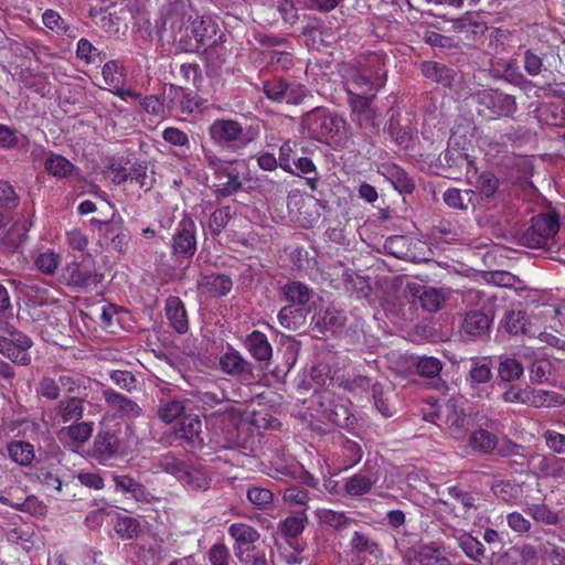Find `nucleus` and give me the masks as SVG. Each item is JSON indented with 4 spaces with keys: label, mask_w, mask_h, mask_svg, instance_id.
Returning a JSON list of instances; mask_svg holds the SVG:
<instances>
[{
    "label": "nucleus",
    "mask_w": 565,
    "mask_h": 565,
    "mask_svg": "<svg viewBox=\"0 0 565 565\" xmlns=\"http://www.w3.org/2000/svg\"><path fill=\"white\" fill-rule=\"evenodd\" d=\"M193 10L189 0H167L161 9L160 20L157 22L158 33L167 38L180 51L194 52L192 38L190 35Z\"/></svg>",
    "instance_id": "f257e3e1"
},
{
    "label": "nucleus",
    "mask_w": 565,
    "mask_h": 565,
    "mask_svg": "<svg viewBox=\"0 0 565 565\" xmlns=\"http://www.w3.org/2000/svg\"><path fill=\"white\" fill-rule=\"evenodd\" d=\"M301 128L320 142L341 143L348 138V124L344 118L324 107H316L301 118Z\"/></svg>",
    "instance_id": "f03ea898"
},
{
    "label": "nucleus",
    "mask_w": 565,
    "mask_h": 565,
    "mask_svg": "<svg viewBox=\"0 0 565 565\" xmlns=\"http://www.w3.org/2000/svg\"><path fill=\"white\" fill-rule=\"evenodd\" d=\"M260 132L259 124L243 126L235 119H216L209 127L211 140L218 147L238 151L255 141Z\"/></svg>",
    "instance_id": "7ed1b4c3"
},
{
    "label": "nucleus",
    "mask_w": 565,
    "mask_h": 565,
    "mask_svg": "<svg viewBox=\"0 0 565 565\" xmlns=\"http://www.w3.org/2000/svg\"><path fill=\"white\" fill-rule=\"evenodd\" d=\"M559 231L558 216L555 214H539L531 220V225L519 236L520 245L540 249L543 253L559 250L556 234Z\"/></svg>",
    "instance_id": "20e7f679"
},
{
    "label": "nucleus",
    "mask_w": 565,
    "mask_h": 565,
    "mask_svg": "<svg viewBox=\"0 0 565 565\" xmlns=\"http://www.w3.org/2000/svg\"><path fill=\"white\" fill-rule=\"evenodd\" d=\"M33 341L12 324L9 316H0V354L20 365L31 363Z\"/></svg>",
    "instance_id": "39448f33"
},
{
    "label": "nucleus",
    "mask_w": 565,
    "mask_h": 565,
    "mask_svg": "<svg viewBox=\"0 0 565 565\" xmlns=\"http://www.w3.org/2000/svg\"><path fill=\"white\" fill-rule=\"evenodd\" d=\"M263 92L275 103L299 105L308 95V89L296 82H288L282 77H274L263 82Z\"/></svg>",
    "instance_id": "423d86ee"
},
{
    "label": "nucleus",
    "mask_w": 565,
    "mask_h": 565,
    "mask_svg": "<svg viewBox=\"0 0 565 565\" xmlns=\"http://www.w3.org/2000/svg\"><path fill=\"white\" fill-rule=\"evenodd\" d=\"M190 35L198 51L199 46L215 49L225 42V34L218 24L209 15L195 18L191 22Z\"/></svg>",
    "instance_id": "0eeeda50"
},
{
    "label": "nucleus",
    "mask_w": 565,
    "mask_h": 565,
    "mask_svg": "<svg viewBox=\"0 0 565 565\" xmlns=\"http://www.w3.org/2000/svg\"><path fill=\"white\" fill-rule=\"evenodd\" d=\"M171 250L178 258H192L196 252V225L194 221L184 215L178 223L171 238Z\"/></svg>",
    "instance_id": "6e6552de"
},
{
    "label": "nucleus",
    "mask_w": 565,
    "mask_h": 565,
    "mask_svg": "<svg viewBox=\"0 0 565 565\" xmlns=\"http://www.w3.org/2000/svg\"><path fill=\"white\" fill-rule=\"evenodd\" d=\"M349 104L352 110V119L362 129L377 131L380 127V119L376 110L372 107V97H366L360 93H354L348 88Z\"/></svg>",
    "instance_id": "1a4fd4ad"
},
{
    "label": "nucleus",
    "mask_w": 565,
    "mask_h": 565,
    "mask_svg": "<svg viewBox=\"0 0 565 565\" xmlns=\"http://www.w3.org/2000/svg\"><path fill=\"white\" fill-rule=\"evenodd\" d=\"M124 455L118 436L109 430L98 431L94 438L90 456L102 465H108L113 459Z\"/></svg>",
    "instance_id": "9d476101"
},
{
    "label": "nucleus",
    "mask_w": 565,
    "mask_h": 565,
    "mask_svg": "<svg viewBox=\"0 0 565 565\" xmlns=\"http://www.w3.org/2000/svg\"><path fill=\"white\" fill-rule=\"evenodd\" d=\"M228 534L235 541V556L241 563L249 557V553L255 550V543L259 540V533L253 526L245 523H233L228 527Z\"/></svg>",
    "instance_id": "9b49d317"
},
{
    "label": "nucleus",
    "mask_w": 565,
    "mask_h": 565,
    "mask_svg": "<svg viewBox=\"0 0 565 565\" xmlns=\"http://www.w3.org/2000/svg\"><path fill=\"white\" fill-rule=\"evenodd\" d=\"M245 168L243 160L228 161L227 166L222 170L216 179L220 181L215 190L217 198H227L242 190L243 183L241 180L242 169Z\"/></svg>",
    "instance_id": "f8f14e48"
},
{
    "label": "nucleus",
    "mask_w": 565,
    "mask_h": 565,
    "mask_svg": "<svg viewBox=\"0 0 565 565\" xmlns=\"http://www.w3.org/2000/svg\"><path fill=\"white\" fill-rule=\"evenodd\" d=\"M420 71L426 78L444 87H454L461 81V75L457 70L435 61L423 62Z\"/></svg>",
    "instance_id": "ddd939ff"
},
{
    "label": "nucleus",
    "mask_w": 565,
    "mask_h": 565,
    "mask_svg": "<svg viewBox=\"0 0 565 565\" xmlns=\"http://www.w3.org/2000/svg\"><path fill=\"white\" fill-rule=\"evenodd\" d=\"M164 95L168 97L167 107L169 110H180L182 114H192L201 106V98L181 86L170 84Z\"/></svg>",
    "instance_id": "4468645a"
},
{
    "label": "nucleus",
    "mask_w": 565,
    "mask_h": 565,
    "mask_svg": "<svg viewBox=\"0 0 565 565\" xmlns=\"http://www.w3.org/2000/svg\"><path fill=\"white\" fill-rule=\"evenodd\" d=\"M175 437L183 440L191 449L204 447L203 423L199 416H186L175 429Z\"/></svg>",
    "instance_id": "2eb2a0df"
},
{
    "label": "nucleus",
    "mask_w": 565,
    "mask_h": 565,
    "mask_svg": "<svg viewBox=\"0 0 565 565\" xmlns=\"http://www.w3.org/2000/svg\"><path fill=\"white\" fill-rule=\"evenodd\" d=\"M221 370L243 382H250L254 379V367L237 351H230L220 359Z\"/></svg>",
    "instance_id": "dca6fc26"
},
{
    "label": "nucleus",
    "mask_w": 565,
    "mask_h": 565,
    "mask_svg": "<svg viewBox=\"0 0 565 565\" xmlns=\"http://www.w3.org/2000/svg\"><path fill=\"white\" fill-rule=\"evenodd\" d=\"M491 319L480 310H472L465 315L461 331L469 339L483 340L489 337Z\"/></svg>",
    "instance_id": "f3484780"
},
{
    "label": "nucleus",
    "mask_w": 565,
    "mask_h": 565,
    "mask_svg": "<svg viewBox=\"0 0 565 565\" xmlns=\"http://www.w3.org/2000/svg\"><path fill=\"white\" fill-rule=\"evenodd\" d=\"M103 396L108 408L119 417L136 418L141 414V407L136 402L114 390H105Z\"/></svg>",
    "instance_id": "a211bd4d"
},
{
    "label": "nucleus",
    "mask_w": 565,
    "mask_h": 565,
    "mask_svg": "<svg viewBox=\"0 0 565 565\" xmlns=\"http://www.w3.org/2000/svg\"><path fill=\"white\" fill-rule=\"evenodd\" d=\"M92 433L93 423L82 422L61 428L57 438L65 446L74 448L86 443Z\"/></svg>",
    "instance_id": "6ab92c4d"
},
{
    "label": "nucleus",
    "mask_w": 565,
    "mask_h": 565,
    "mask_svg": "<svg viewBox=\"0 0 565 565\" xmlns=\"http://www.w3.org/2000/svg\"><path fill=\"white\" fill-rule=\"evenodd\" d=\"M379 74L376 79H370L366 77L365 72H361L358 67L352 68L348 77V88L361 95L372 90H379L385 85L386 73Z\"/></svg>",
    "instance_id": "aec40b11"
},
{
    "label": "nucleus",
    "mask_w": 565,
    "mask_h": 565,
    "mask_svg": "<svg viewBox=\"0 0 565 565\" xmlns=\"http://www.w3.org/2000/svg\"><path fill=\"white\" fill-rule=\"evenodd\" d=\"M452 29L455 32L462 34L466 40L475 41L486 33L488 26L478 15L465 14L452 20Z\"/></svg>",
    "instance_id": "412c9836"
},
{
    "label": "nucleus",
    "mask_w": 565,
    "mask_h": 565,
    "mask_svg": "<svg viewBox=\"0 0 565 565\" xmlns=\"http://www.w3.org/2000/svg\"><path fill=\"white\" fill-rule=\"evenodd\" d=\"M412 291L418 297L422 307L430 312L438 311L447 298V291L445 288L428 285L414 288Z\"/></svg>",
    "instance_id": "4be33fe9"
},
{
    "label": "nucleus",
    "mask_w": 565,
    "mask_h": 565,
    "mask_svg": "<svg viewBox=\"0 0 565 565\" xmlns=\"http://www.w3.org/2000/svg\"><path fill=\"white\" fill-rule=\"evenodd\" d=\"M377 482V477L371 471H360L347 478L343 490L347 495L360 497L369 493Z\"/></svg>",
    "instance_id": "5701e85b"
},
{
    "label": "nucleus",
    "mask_w": 565,
    "mask_h": 565,
    "mask_svg": "<svg viewBox=\"0 0 565 565\" xmlns=\"http://www.w3.org/2000/svg\"><path fill=\"white\" fill-rule=\"evenodd\" d=\"M83 397H67L60 401L55 406L56 416H58L63 423L78 422L84 414V398Z\"/></svg>",
    "instance_id": "b1692460"
},
{
    "label": "nucleus",
    "mask_w": 565,
    "mask_h": 565,
    "mask_svg": "<svg viewBox=\"0 0 565 565\" xmlns=\"http://www.w3.org/2000/svg\"><path fill=\"white\" fill-rule=\"evenodd\" d=\"M486 98L488 99V107L493 114L499 116H511L516 110L515 98L512 95L505 94L499 89L490 90Z\"/></svg>",
    "instance_id": "393cba45"
},
{
    "label": "nucleus",
    "mask_w": 565,
    "mask_h": 565,
    "mask_svg": "<svg viewBox=\"0 0 565 565\" xmlns=\"http://www.w3.org/2000/svg\"><path fill=\"white\" fill-rule=\"evenodd\" d=\"M415 558L420 565H452L445 550L434 543L419 546Z\"/></svg>",
    "instance_id": "a878e982"
},
{
    "label": "nucleus",
    "mask_w": 565,
    "mask_h": 565,
    "mask_svg": "<svg viewBox=\"0 0 565 565\" xmlns=\"http://www.w3.org/2000/svg\"><path fill=\"white\" fill-rule=\"evenodd\" d=\"M448 494L460 505V515L463 519H469L472 514L479 513L481 504L477 503L478 499L472 493L454 486L448 488Z\"/></svg>",
    "instance_id": "bb28decb"
},
{
    "label": "nucleus",
    "mask_w": 565,
    "mask_h": 565,
    "mask_svg": "<svg viewBox=\"0 0 565 565\" xmlns=\"http://www.w3.org/2000/svg\"><path fill=\"white\" fill-rule=\"evenodd\" d=\"M505 329L512 335H529L532 337L533 324L526 313L522 310H512L505 316Z\"/></svg>",
    "instance_id": "cd10ccee"
},
{
    "label": "nucleus",
    "mask_w": 565,
    "mask_h": 565,
    "mask_svg": "<svg viewBox=\"0 0 565 565\" xmlns=\"http://www.w3.org/2000/svg\"><path fill=\"white\" fill-rule=\"evenodd\" d=\"M166 313L171 326L179 332L188 330V317L182 301L178 297H169L166 302Z\"/></svg>",
    "instance_id": "c85d7f7f"
},
{
    "label": "nucleus",
    "mask_w": 565,
    "mask_h": 565,
    "mask_svg": "<svg viewBox=\"0 0 565 565\" xmlns=\"http://www.w3.org/2000/svg\"><path fill=\"white\" fill-rule=\"evenodd\" d=\"M246 347L254 359L267 362L271 358L273 349L267 337L260 331H253L246 339Z\"/></svg>",
    "instance_id": "c756f323"
},
{
    "label": "nucleus",
    "mask_w": 565,
    "mask_h": 565,
    "mask_svg": "<svg viewBox=\"0 0 565 565\" xmlns=\"http://www.w3.org/2000/svg\"><path fill=\"white\" fill-rule=\"evenodd\" d=\"M476 201L477 194L472 190L451 188L444 193V202L451 209L468 210L476 205Z\"/></svg>",
    "instance_id": "7c9ffc66"
},
{
    "label": "nucleus",
    "mask_w": 565,
    "mask_h": 565,
    "mask_svg": "<svg viewBox=\"0 0 565 565\" xmlns=\"http://www.w3.org/2000/svg\"><path fill=\"white\" fill-rule=\"evenodd\" d=\"M8 454L12 461L20 466H29L35 458L32 444L23 440H14L8 445Z\"/></svg>",
    "instance_id": "2f4dec72"
},
{
    "label": "nucleus",
    "mask_w": 565,
    "mask_h": 565,
    "mask_svg": "<svg viewBox=\"0 0 565 565\" xmlns=\"http://www.w3.org/2000/svg\"><path fill=\"white\" fill-rule=\"evenodd\" d=\"M315 515L319 523L342 530L354 523V520L349 518L342 511H333L329 509H317Z\"/></svg>",
    "instance_id": "473e14b6"
},
{
    "label": "nucleus",
    "mask_w": 565,
    "mask_h": 565,
    "mask_svg": "<svg viewBox=\"0 0 565 565\" xmlns=\"http://www.w3.org/2000/svg\"><path fill=\"white\" fill-rule=\"evenodd\" d=\"M469 445L475 451L489 454L495 449L498 439L491 431L478 429L470 435Z\"/></svg>",
    "instance_id": "72a5a7b5"
},
{
    "label": "nucleus",
    "mask_w": 565,
    "mask_h": 565,
    "mask_svg": "<svg viewBox=\"0 0 565 565\" xmlns=\"http://www.w3.org/2000/svg\"><path fill=\"white\" fill-rule=\"evenodd\" d=\"M500 181L491 171L481 172L476 181V188L482 199H494L499 194Z\"/></svg>",
    "instance_id": "f704fd0d"
},
{
    "label": "nucleus",
    "mask_w": 565,
    "mask_h": 565,
    "mask_svg": "<svg viewBox=\"0 0 565 565\" xmlns=\"http://www.w3.org/2000/svg\"><path fill=\"white\" fill-rule=\"evenodd\" d=\"M561 396L545 390H529L525 404L533 407H552L562 404Z\"/></svg>",
    "instance_id": "c9c22d12"
},
{
    "label": "nucleus",
    "mask_w": 565,
    "mask_h": 565,
    "mask_svg": "<svg viewBox=\"0 0 565 565\" xmlns=\"http://www.w3.org/2000/svg\"><path fill=\"white\" fill-rule=\"evenodd\" d=\"M180 481L194 490H206L210 488L211 483L210 477L203 469L191 467L189 465L186 466L184 475H182Z\"/></svg>",
    "instance_id": "e433bc0d"
},
{
    "label": "nucleus",
    "mask_w": 565,
    "mask_h": 565,
    "mask_svg": "<svg viewBox=\"0 0 565 565\" xmlns=\"http://www.w3.org/2000/svg\"><path fill=\"white\" fill-rule=\"evenodd\" d=\"M347 321L345 313L342 310L335 309L334 307H328L322 316L319 317L317 326L321 330L338 331Z\"/></svg>",
    "instance_id": "4c0bfd02"
},
{
    "label": "nucleus",
    "mask_w": 565,
    "mask_h": 565,
    "mask_svg": "<svg viewBox=\"0 0 565 565\" xmlns=\"http://www.w3.org/2000/svg\"><path fill=\"white\" fill-rule=\"evenodd\" d=\"M387 177L394 189L402 194H411L415 189V183L408 173L398 166H392L387 169Z\"/></svg>",
    "instance_id": "58836bf2"
},
{
    "label": "nucleus",
    "mask_w": 565,
    "mask_h": 565,
    "mask_svg": "<svg viewBox=\"0 0 565 565\" xmlns=\"http://www.w3.org/2000/svg\"><path fill=\"white\" fill-rule=\"evenodd\" d=\"M556 457L542 454H532L527 459V465L533 473L539 477H552Z\"/></svg>",
    "instance_id": "ea45409f"
},
{
    "label": "nucleus",
    "mask_w": 565,
    "mask_h": 565,
    "mask_svg": "<svg viewBox=\"0 0 565 565\" xmlns=\"http://www.w3.org/2000/svg\"><path fill=\"white\" fill-rule=\"evenodd\" d=\"M307 523V515L305 511L287 516L278 524L279 531L288 537H296L300 535Z\"/></svg>",
    "instance_id": "a19ab883"
},
{
    "label": "nucleus",
    "mask_w": 565,
    "mask_h": 565,
    "mask_svg": "<svg viewBox=\"0 0 565 565\" xmlns=\"http://www.w3.org/2000/svg\"><path fill=\"white\" fill-rule=\"evenodd\" d=\"M45 169L49 173L57 178H66L75 169L74 164L65 157L51 153L45 160Z\"/></svg>",
    "instance_id": "79ce46f5"
},
{
    "label": "nucleus",
    "mask_w": 565,
    "mask_h": 565,
    "mask_svg": "<svg viewBox=\"0 0 565 565\" xmlns=\"http://www.w3.org/2000/svg\"><path fill=\"white\" fill-rule=\"evenodd\" d=\"M524 373L523 365L520 361L512 358H501L498 366V375L503 382H513L519 380Z\"/></svg>",
    "instance_id": "37998d69"
},
{
    "label": "nucleus",
    "mask_w": 565,
    "mask_h": 565,
    "mask_svg": "<svg viewBox=\"0 0 565 565\" xmlns=\"http://www.w3.org/2000/svg\"><path fill=\"white\" fill-rule=\"evenodd\" d=\"M236 278L242 281L262 282L266 280V273L264 271V266L256 260L252 263H239L236 267Z\"/></svg>",
    "instance_id": "c03bdc74"
},
{
    "label": "nucleus",
    "mask_w": 565,
    "mask_h": 565,
    "mask_svg": "<svg viewBox=\"0 0 565 565\" xmlns=\"http://www.w3.org/2000/svg\"><path fill=\"white\" fill-rule=\"evenodd\" d=\"M350 546L352 552L358 554H370L376 555L380 552L379 544L372 540L369 535L355 531L350 540Z\"/></svg>",
    "instance_id": "a18cd8bd"
},
{
    "label": "nucleus",
    "mask_w": 565,
    "mask_h": 565,
    "mask_svg": "<svg viewBox=\"0 0 565 565\" xmlns=\"http://www.w3.org/2000/svg\"><path fill=\"white\" fill-rule=\"evenodd\" d=\"M186 466L184 461L178 459L172 454L162 455L156 461L158 469L174 476L178 480H181Z\"/></svg>",
    "instance_id": "49530a36"
},
{
    "label": "nucleus",
    "mask_w": 565,
    "mask_h": 565,
    "mask_svg": "<svg viewBox=\"0 0 565 565\" xmlns=\"http://www.w3.org/2000/svg\"><path fill=\"white\" fill-rule=\"evenodd\" d=\"M491 362L488 359H472L469 370V379L472 383L483 384L491 380Z\"/></svg>",
    "instance_id": "de8ad7c7"
},
{
    "label": "nucleus",
    "mask_w": 565,
    "mask_h": 565,
    "mask_svg": "<svg viewBox=\"0 0 565 565\" xmlns=\"http://www.w3.org/2000/svg\"><path fill=\"white\" fill-rule=\"evenodd\" d=\"M458 545L466 556L475 562L480 561L484 555V546L482 543L469 534L459 536Z\"/></svg>",
    "instance_id": "09e8293b"
},
{
    "label": "nucleus",
    "mask_w": 565,
    "mask_h": 565,
    "mask_svg": "<svg viewBox=\"0 0 565 565\" xmlns=\"http://www.w3.org/2000/svg\"><path fill=\"white\" fill-rule=\"evenodd\" d=\"M553 370V364L551 361L545 359H537L532 362L529 367L530 380L534 384H542L548 381V376L551 375Z\"/></svg>",
    "instance_id": "8fccbe9b"
},
{
    "label": "nucleus",
    "mask_w": 565,
    "mask_h": 565,
    "mask_svg": "<svg viewBox=\"0 0 565 565\" xmlns=\"http://www.w3.org/2000/svg\"><path fill=\"white\" fill-rule=\"evenodd\" d=\"M281 292L287 301L295 305H305L311 297L307 285H284Z\"/></svg>",
    "instance_id": "3c124183"
},
{
    "label": "nucleus",
    "mask_w": 565,
    "mask_h": 565,
    "mask_svg": "<svg viewBox=\"0 0 565 565\" xmlns=\"http://www.w3.org/2000/svg\"><path fill=\"white\" fill-rule=\"evenodd\" d=\"M247 499L255 508L266 510L273 505L274 494L266 488L252 487L247 490Z\"/></svg>",
    "instance_id": "603ef678"
},
{
    "label": "nucleus",
    "mask_w": 565,
    "mask_h": 565,
    "mask_svg": "<svg viewBox=\"0 0 565 565\" xmlns=\"http://www.w3.org/2000/svg\"><path fill=\"white\" fill-rule=\"evenodd\" d=\"M409 241L403 235H393L386 238L384 243L385 250L401 259L408 257Z\"/></svg>",
    "instance_id": "864d4df0"
},
{
    "label": "nucleus",
    "mask_w": 565,
    "mask_h": 565,
    "mask_svg": "<svg viewBox=\"0 0 565 565\" xmlns=\"http://www.w3.org/2000/svg\"><path fill=\"white\" fill-rule=\"evenodd\" d=\"M60 390L63 388L67 393H78L86 391L92 384L89 379L76 375L63 374L58 377Z\"/></svg>",
    "instance_id": "5fc2aeb1"
},
{
    "label": "nucleus",
    "mask_w": 565,
    "mask_h": 565,
    "mask_svg": "<svg viewBox=\"0 0 565 565\" xmlns=\"http://www.w3.org/2000/svg\"><path fill=\"white\" fill-rule=\"evenodd\" d=\"M358 68L361 72H365L366 77L370 79H376V76L380 75L379 73H386L383 57L376 53L367 55L363 63H359Z\"/></svg>",
    "instance_id": "6e6d98bb"
},
{
    "label": "nucleus",
    "mask_w": 565,
    "mask_h": 565,
    "mask_svg": "<svg viewBox=\"0 0 565 565\" xmlns=\"http://www.w3.org/2000/svg\"><path fill=\"white\" fill-rule=\"evenodd\" d=\"M282 499L285 503L291 507H302L308 508V502L310 500L309 492L298 486L288 487L282 494Z\"/></svg>",
    "instance_id": "4d7b16f0"
},
{
    "label": "nucleus",
    "mask_w": 565,
    "mask_h": 565,
    "mask_svg": "<svg viewBox=\"0 0 565 565\" xmlns=\"http://www.w3.org/2000/svg\"><path fill=\"white\" fill-rule=\"evenodd\" d=\"M140 524L139 522L130 516L119 518L115 524L116 533L125 540H130L136 537L139 533Z\"/></svg>",
    "instance_id": "13d9d810"
},
{
    "label": "nucleus",
    "mask_w": 565,
    "mask_h": 565,
    "mask_svg": "<svg viewBox=\"0 0 565 565\" xmlns=\"http://www.w3.org/2000/svg\"><path fill=\"white\" fill-rule=\"evenodd\" d=\"M388 113L390 119L386 126V131L395 139L396 143L405 148L408 147L412 136L408 131L397 128V124H395V116H398V113L393 108H391Z\"/></svg>",
    "instance_id": "bf43d9fd"
},
{
    "label": "nucleus",
    "mask_w": 565,
    "mask_h": 565,
    "mask_svg": "<svg viewBox=\"0 0 565 565\" xmlns=\"http://www.w3.org/2000/svg\"><path fill=\"white\" fill-rule=\"evenodd\" d=\"M526 512L537 522L554 525L558 522V515L550 510L545 504H531Z\"/></svg>",
    "instance_id": "052dcab7"
},
{
    "label": "nucleus",
    "mask_w": 565,
    "mask_h": 565,
    "mask_svg": "<svg viewBox=\"0 0 565 565\" xmlns=\"http://www.w3.org/2000/svg\"><path fill=\"white\" fill-rule=\"evenodd\" d=\"M233 217L232 209L230 206H223L215 210L210 216V228L218 235L227 225Z\"/></svg>",
    "instance_id": "680f3d73"
},
{
    "label": "nucleus",
    "mask_w": 565,
    "mask_h": 565,
    "mask_svg": "<svg viewBox=\"0 0 565 565\" xmlns=\"http://www.w3.org/2000/svg\"><path fill=\"white\" fill-rule=\"evenodd\" d=\"M21 140L23 141L22 146H25L28 140L24 136L19 137L13 128L0 124V148H17Z\"/></svg>",
    "instance_id": "e2e57ef3"
},
{
    "label": "nucleus",
    "mask_w": 565,
    "mask_h": 565,
    "mask_svg": "<svg viewBox=\"0 0 565 565\" xmlns=\"http://www.w3.org/2000/svg\"><path fill=\"white\" fill-rule=\"evenodd\" d=\"M184 412L182 402L172 399L163 404L158 409V416L161 420L169 424L177 419Z\"/></svg>",
    "instance_id": "0e129e2a"
},
{
    "label": "nucleus",
    "mask_w": 565,
    "mask_h": 565,
    "mask_svg": "<svg viewBox=\"0 0 565 565\" xmlns=\"http://www.w3.org/2000/svg\"><path fill=\"white\" fill-rule=\"evenodd\" d=\"M148 167L146 163L135 164L129 170V179L136 181L140 188L149 191L154 183V179L147 173Z\"/></svg>",
    "instance_id": "69168bd1"
},
{
    "label": "nucleus",
    "mask_w": 565,
    "mask_h": 565,
    "mask_svg": "<svg viewBox=\"0 0 565 565\" xmlns=\"http://www.w3.org/2000/svg\"><path fill=\"white\" fill-rule=\"evenodd\" d=\"M20 198L13 186L9 182L0 180V206L12 210L18 206Z\"/></svg>",
    "instance_id": "338daca9"
},
{
    "label": "nucleus",
    "mask_w": 565,
    "mask_h": 565,
    "mask_svg": "<svg viewBox=\"0 0 565 565\" xmlns=\"http://www.w3.org/2000/svg\"><path fill=\"white\" fill-rule=\"evenodd\" d=\"M60 262L61 257L58 254L54 252H46L39 255L35 264L42 273L46 275H53L56 268L58 267Z\"/></svg>",
    "instance_id": "774afa93"
}]
</instances>
